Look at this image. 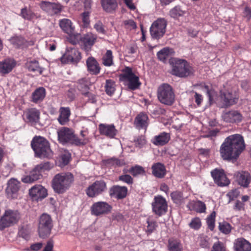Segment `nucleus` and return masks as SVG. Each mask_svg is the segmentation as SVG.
<instances>
[{"label": "nucleus", "mask_w": 251, "mask_h": 251, "mask_svg": "<svg viewBox=\"0 0 251 251\" xmlns=\"http://www.w3.org/2000/svg\"><path fill=\"white\" fill-rule=\"evenodd\" d=\"M113 56L111 50H107L102 57V63L105 66H111L113 65Z\"/></svg>", "instance_id": "nucleus-45"}, {"label": "nucleus", "mask_w": 251, "mask_h": 251, "mask_svg": "<svg viewBox=\"0 0 251 251\" xmlns=\"http://www.w3.org/2000/svg\"><path fill=\"white\" fill-rule=\"evenodd\" d=\"M237 181L240 186L247 188L251 182V176L248 172L242 171L237 176Z\"/></svg>", "instance_id": "nucleus-29"}, {"label": "nucleus", "mask_w": 251, "mask_h": 251, "mask_svg": "<svg viewBox=\"0 0 251 251\" xmlns=\"http://www.w3.org/2000/svg\"><path fill=\"white\" fill-rule=\"evenodd\" d=\"M152 211L157 215L161 216L167 211L168 205L165 198L158 195L154 198L152 203Z\"/></svg>", "instance_id": "nucleus-12"}, {"label": "nucleus", "mask_w": 251, "mask_h": 251, "mask_svg": "<svg viewBox=\"0 0 251 251\" xmlns=\"http://www.w3.org/2000/svg\"><path fill=\"white\" fill-rule=\"evenodd\" d=\"M191 204L193 209L197 212L203 213L206 210L205 204L201 201H194Z\"/></svg>", "instance_id": "nucleus-47"}, {"label": "nucleus", "mask_w": 251, "mask_h": 251, "mask_svg": "<svg viewBox=\"0 0 251 251\" xmlns=\"http://www.w3.org/2000/svg\"><path fill=\"white\" fill-rule=\"evenodd\" d=\"M220 97L225 106L228 107L236 104L238 98L233 95L231 92L227 91H221Z\"/></svg>", "instance_id": "nucleus-22"}, {"label": "nucleus", "mask_w": 251, "mask_h": 251, "mask_svg": "<svg viewBox=\"0 0 251 251\" xmlns=\"http://www.w3.org/2000/svg\"><path fill=\"white\" fill-rule=\"evenodd\" d=\"M119 180L128 184H132L133 183V178L129 175H123L119 176Z\"/></svg>", "instance_id": "nucleus-61"}, {"label": "nucleus", "mask_w": 251, "mask_h": 251, "mask_svg": "<svg viewBox=\"0 0 251 251\" xmlns=\"http://www.w3.org/2000/svg\"><path fill=\"white\" fill-rule=\"evenodd\" d=\"M107 189L106 184L103 180H97L90 185L85 190L90 198H95L101 194Z\"/></svg>", "instance_id": "nucleus-10"}, {"label": "nucleus", "mask_w": 251, "mask_h": 251, "mask_svg": "<svg viewBox=\"0 0 251 251\" xmlns=\"http://www.w3.org/2000/svg\"><path fill=\"white\" fill-rule=\"evenodd\" d=\"M53 227V223L50 216L44 213L39 220L38 231L39 236L42 238L47 237L50 234Z\"/></svg>", "instance_id": "nucleus-7"}, {"label": "nucleus", "mask_w": 251, "mask_h": 251, "mask_svg": "<svg viewBox=\"0 0 251 251\" xmlns=\"http://www.w3.org/2000/svg\"><path fill=\"white\" fill-rule=\"evenodd\" d=\"M20 218V213L18 211L10 209L5 210L0 219V230H3L4 228L16 224Z\"/></svg>", "instance_id": "nucleus-9"}, {"label": "nucleus", "mask_w": 251, "mask_h": 251, "mask_svg": "<svg viewBox=\"0 0 251 251\" xmlns=\"http://www.w3.org/2000/svg\"><path fill=\"white\" fill-rule=\"evenodd\" d=\"M10 43L15 47L19 48L24 43V40L21 37H13L10 39Z\"/></svg>", "instance_id": "nucleus-59"}, {"label": "nucleus", "mask_w": 251, "mask_h": 251, "mask_svg": "<svg viewBox=\"0 0 251 251\" xmlns=\"http://www.w3.org/2000/svg\"><path fill=\"white\" fill-rule=\"evenodd\" d=\"M124 24L127 29L135 30L137 28L136 23L132 20H126L124 22Z\"/></svg>", "instance_id": "nucleus-60"}, {"label": "nucleus", "mask_w": 251, "mask_h": 251, "mask_svg": "<svg viewBox=\"0 0 251 251\" xmlns=\"http://www.w3.org/2000/svg\"><path fill=\"white\" fill-rule=\"evenodd\" d=\"M168 249L169 251H182V247L180 242L175 239L168 240Z\"/></svg>", "instance_id": "nucleus-42"}, {"label": "nucleus", "mask_w": 251, "mask_h": 251, "mask_svg": "<svg viewBox=\"0 0 251 251\" xmlns=\"http://www.w3.org/2000/svg\"><path fill=\"white\" fill-rule=\"evenodd\" d=\"M29 195L37 201H41L47 197V190L42 185H35L29 190Z\"/></svg>", "instance_id": "nucleus-20"}, {"label": "nucleus", "mask_w": 251, "mask_h": 251, "mask_svg": "<svg viewBox=\"0 0 251 251\" xmlns=\"http://www.w3.org/2000/svg\"><path fill=\"white\" fill-rule=\"evenodd\" d=\"M86 66L87 70L90 74L97 75L100 73V67L94 57L90 56L87 59Z\"/></svg>", "instance_id": "nucleus-27"}, {"label": "nucleus", "mask_w": 251, "mask_h": 251, "mask_svg": "<svg viewBox=\"0 0 251 251\" xmlns=\"http://www.w3.org/2000/svg\"><path fill=\"white\" fill-rule=\"evenodd\" d=\"M40 6L41 8L50 15L57 14L60 13L63 6L59 3L42 1Z\"/></svg>", "instance_id": "nucleus-16"}, {"label": "nucleus", "mask_w": 251, "mask_h": 251, "mask_svg": "<svg viewBox=\"0 0 251 251\" xmlns=\"http://www.w3.org/2000/svg\"><path fill=\"white\" fill-rule=\"evenodd\" d=\"M170 14L172 17L176 18L183 15L184 12L181 9L180 7L176 6L171 10Z\"/></svg>", "instance_id": "nucleus-57"}, {"label": "nucleus", "mask_w": 251, "mask_h": 251, "mask_svg": "<svg viewBox=\"0 0 251 251\" xmlns=\"http://www.w3.org/2000/svg\"><path fill=\"white\" fill-rule=\"evenodd\" d=\"M81 59V53L75 48L67 49L65 53L61 59V61L63 63H71L74 64L78 63Z\"/></svg>", "instance_id": "nucleus-13"}, {"label": "nucleus", "mask_w": 251, "mask_h": 251, "mask_svg": "<svg viewBox=\"0 0 251 251\" xmlns=\"http://www.w3.org/2000/svg\"><path fill=\"white\" fill-rule=\"evenodd\" d=\"M40 112L35 108L27 109L24 112V116L26 117L27 121L32 124L37 123L40 119Z\"/></svg>", "instance_id": "nucleus-25"}, {"label": "nucleus", "mask_w": 251, "mask_h": 251, "mask_svg": "<svg viewBox=\"0 0 251 251\" xmlns=\"http://www.w3.org/2000/svg\"><path fill=\"white\" fill-rule=\"evenodd\" d=\"M100 2L103 9L108 13H112L118 7L116 0H101Z\"/></svg>", "instance_id": "nucleus-34"}, {"label": "nucleus", "mask_w": 251, "mask_h": 251, "mask_svg": "<svg viewBox=\"0 0 251 251\" xmlns=\"http://www.w3.org/2000/svg\"><path fill=\"white\" fill-rule=\"evenodd\" d=\"M209 238L205 235H201L198 238L199 245L202 248L208 249L210 247Z\"/></svg>", "instance_id": "nucleus-53"}, {"label": "nucleus", "mask_w": 251, "mask_h": 251, "mask_svg": "<svg viewBox=\"0 0 251 251\" xmlns=\"http://www.w3.org/2000/svg\"><path fill=\"white\" fill-rule=\"evenodd\" d=\"M74 181V175L71 173H60L53 177L51 186L55 193L63 194L69 189Z\"/></svg>", "instance_id": "nucleus-3"}, {"label": "nucleus", "mask_w": 251, "mask_h": 251, "mask_svg": "<svg viewBox=\"0 0 251 251\" xmlns=\"http://www.w3.org/2000/svg\"><path fill=\"white\" fill-rule=\"evenodd\" d=\"M157 97L159 101L167 105H171L175 102V95L173 88L169 84L164 83L159 87Z\"/></svg>", "instance_id": "nucleus-6"}, {"label": "nucleus", "mask_w": 251, "mask_h": 251, "mask_svg": "<svg viewBox=\"0 0 251 251\" xmlns=\"http://www.w3.org/2000/svg\"><path fill=\"white\" fill-rule=\"evenodd\" d=\"M122 74L119 75V79L121 81L126 82L135 74L133 73L132 69L129 67H126L122 70Z\"/></svg>", "instance_id": "nucleus-40"}, {"label": "nucleus", "mask_w": 251, "mask_h": 251, "mask_svg": "<svg viewBox=\"0 0 251 251\" xmlns=\"http://www.w3.org/2000/svg\"><path fill=\"white\" fill-rule=\"evenodd\" d=\"M167 22L164 19H158L150 27V31H163L166 28Z\"/></svg>", "instance_id": "nucleus-37"}, {"label": "nucleus", "mask_w": 251, "mask_h": 251, "mask_svg": "<svg viewBox=\"0 0 251 251\" xmlns=\"http://www.w3.org/2000/svg\"><path fill=\"white\" fill-rule=\"evenodd\" d=\"M127 191V188L126 186L114 185L109 189V194L111 198L121 200L126 197Z\"/></svg>", "instance_id": "nucleus-18"}, {"label": "nucleus", "mask_w": 251, "mask_h": 251, "mask_svg": "<svg viewBox=\"0 0 251 251\" xmlns=\"http://www.w3.org/2000/svg\"><path fill=\"white\" fill-rule=\"evenodd\" d=\"M194 73L193 68L184 59H176L172 66V74L176 76L185 78Z\"/></svg>", "instance_id": "nucleus-5"}, {"label": "nucleus", "mask_w": 251, "mask_h": 251, "mask_svg": "<svg viewBox=\"0 0 251 251\" xmlns=\"http://www.w3.org/2000/svg\"><path fill=\"white\" fill-rule=\"evenodd\" d=\"M174 50L169 47H165L157 52V58L161 62L165 63L168 58L174 55Z\"/></svg>", "instance_id": "nucleus-33"}, {"label": "nucleus", "mask_w": 251, "mask_h": 251, "mask_svg": "<svg viewBox=\"0 0 251 251\" xmlns=\"http://www.w3.org/2000/svg\"><path fill=\"white\" fill-rule=\"evenodd\" d=\"M71 154L67 150H64L59 156V161L63 165H67L71 159Z\"/></svg>", "instance_id": "nucleus-50"}, {"label": "nucleus", "mask_w": 251, "mask_h": 251, "mask_svg": "<svg viewBox=\"0 0 251 251\" xmlns=\"http://www.w3.org/2000/svg\"><path fill=\"white\" fill-rule=\"evenodd\" d=\"M146 223L147 225L145 231L147 234L149 235L156 230L158 225L156 220L151 217H148L147 219Z\"/></svg>", "instance_id": "nucleus-38"}, {"label": "nucleus", "mask_w": 251, "mask_h": 251, "mask_svg": "<svg viewBox=\"0 0 251 251\" xmlns=\"http://www.w3.org/2000/svg\"><path fill=\"white\" fill-rule=\"evenodd\" d=\"M59 25L63 31H73L75 27L70 19H63L59 21Z\"/></svg>", "instance_id": "nucleus-41"}, {"label": "nucleus", "mask_w": 251, "mask_h": 251, "mask_svg": "<svg viewBox=\"0 0 251 251\" xmlns=\"http://www.w3.org/2000/svg\"><path fill=\"white\" fill-rule=\"evenodd\" d=\"M36 167L42 173L46 171L50 170L51 168H53V165L50 162H46L36 165Z\"/></svg>", "instance_id": "nucleus-56"}, {"label": "nucleus", "mask_w": 251, "mask_h": 251, "mask_svg": "<svg viewBox=\"0 0 251 251\" xmlns=\"http://www.w3.org/2000/svg\"><path fill=\"white\" fill-rule=\"evenodd\" d=\"M211 174L214 182L219 186H227L230 183L229 180L223 169H215L211 172Z\"/></svg>", "instance_id": "nucleus-15"}, {"label": "nucleus", "mask_w": 251, "mask_h": 251, "mask_svg": "<svg viewBox=\"0 0 251 251\" xmlns=\"http://www.w3.org/2000/svg\"><path fill=\"white\" fill-rule=\"evenodd\" d=\"M189 226L190 228L195 230L199 229L201 226V223L200 218L199 217H195L192 219L191 222L189 223Z\"/></svg>", "instance_id": "nucleus-55"}, {"label": "nucleus", "mask_w": 251, "mask_h": 251, "mask_svg": "<svg viewBox=\"0 0 251 251\" xmlns=\"http://www.w3.org/2000/svg\"><path fill=\"white\" fill-rule=\"evenodd\" d=\"M67 40L73 45L79 44L85 51H89L94 45L97 38L92 32H87L82 35L77 32H67Z\"/></svg>", "instance_id": "nucleus-2"}, {"label": "nucleus", "mask_w": 251, "mask_h": 251, "mask_svg": "<svg viewBox=\"0 0 251 251\" xmlns=\"http://www.w3.org/2000/svg\"><path fill=\"white\" fill-rule=\"evenodd\" d=\"M20 16L25 20H31L36 17L35 14L29 8L25 7L21 10Z\"/></svg>", "instance_id": "nucleus-43"}, {"label": "nucleus", "mask_w": 251, "mask_h": 251, "mask_svg": "<svg viewBox=\"0 0 251 251\" xmlns=\"http://www.w3.org/2000/svg\"><path fill=\"white\" fill-rule=\"evenodd\" d=\"M245 148L243 136L240 134H235L225 139L220 147V153L224 160H236Z\"/></svg>", "instance_id": "nucleus-1"}, {"label": "nucleus", "mask_w": 251, "mask_h": 251, "mask_svg": "<svg viewBox=\"0 0 251 251\" xmlns=\"http://www.w3.org/2000/svg\"><path fill=\"white\" fill-rule=\"evenodd\" d=\"M210 251H227V248L225 244L218 241L213 244Z\"/></svg>", "instance_id": "nucleus-54"}, {"label": "nucleus", "mask_w": 251, "mask_h": 251, "mask_svg": "<svg viewBox=\"0 0 251 251\" xmlns=\"http://www.w3.org/2000/svg\"><path fill=\"white\" fill-rule=\"evenodd\" d=\"M234 251H251V243L243 237L238 238L233 242Z\"/></svg>", "instance_id": "nucleus-23"}, {"label": "nucleus", "mask_w": 251, "mask_h": 251, "mask_svg": "<svg viewBox=\"0 0 251 251\" xmlns=\"http://www.w3.org/2000/svg\"><path fill=\"white\" fill-rule=\"evenodd\" d=\"M222 120L227 124H238L241 122L243 119L242 114L238 110H226L222 114Z\"/></svg>", "instance_id": "nucleus-11"}, {"label": "nucleus", "mask_w": 251, "mask_h": 251, "mask_svg": "<svg viewBox=\"0 0 251 251\" xmlns=\"http://www.w3.org/2000/svg\"><path fill=\"white\" fill-rule=\"evenodd\" d=\"M83 26L84 27H87L90 22L89 20V12H84L82 15Z\"/></svg>", "instance_id": "nucleus-63"}, {"label": "nucleus", "mask_w": 251, "mask_h": 251, "mask_svg": "<svg viewBox=\"0 0 251 251\" xmlns=\"http://www.w3.org/2000/svg\"><path fill=\"white\" fill-rule=\"evenodd\" d=\"M77 83V88L81 92L82 94H83V92H86L89 89L88 81L86 78H82L78 80Z\"/></svg>", "instance_id": "nucleus-46"}, {"label": "nucleus", "mask_w": 251, "mask_h": 251, "mask_svg": "<svg viewBox=\"0 0 251 251\" xmlns=\"http://www.w3.org/2000/svg\"><path fill=\"white\" fill-rule=\"evenodd\" d=\"M46 95V89L43 87H39L32 93L31 101L35 103L40 102L43 100Z\"/></svg>", "instance_id": "nucleus-32"}, {"label": "nucleus", "mask_w": 251, "mask_h": 251, "mask_svg": "<svg viewBox=\"0 0 251 251\" xmlns=\"http://www.w3.org/2000/svg\"><path fill=\"white\" fill-rule=\"evenodd\" d=\"M240 195V192L238 189H233L227 194V196L229 198L230 201H232L237 198Z\"/></svg>", "instance_id": "nucleus-62"}, {"label": "nucleus", "mask_w": 251, "mask_h": 251, "mask_svg": "<svg viewBox=\"0 0 251 251\" xmlns=\"http://www.w3.org/2000/svg\"><path fill=\"white\" fill-rule=\"evenodd\" d=\"M128 172L133 176H136L138 175H143L145 171L143 167L139 165H135L129 168Z\"/></svg>", "instance_id": "nucleus-49"}, {"label": "nucleus", "mask_w": 251, "mask_h": 251, "mask_svg": "<svg viewBox=\"0 0 251 251\" xmlns=\"http://www.w3.org/2000/svg\"><path fill=\"white\" fill-rule=\"evenodd\" d=\"M26 66L30 72L39 73L41 75L44 71V68L39 64V62L35 59L28 61L26 63Z\"/></svg>", "instance_id": "nucleus-36"}, {"label": "nucleus", "mask_w": 251, "mask_h": 251, "mask_svg": "<svg viewBox=\"0 0 251 251\" xmlns=\"http://www.w3.org/2000/svg\"><path fill=\"white\" fill-rule=\"evenodd\" d=\"M116 82L113 79H106L104 85L106 94L109 96H112L116 91Z\"/></svg>", "instance_id": "nucleus-39"}, {"label": "nucleus", "mask_w": 251, "mask_h": 251, "mask_svg": "<svg viewBox=\"0 0 251 251\" xmlns=\"http://www.w3.org/2000/svg\"><path fill=\"white\" fill-rule=\"evenodd\" d=\"M149 124V119L145 112H140L135 118L134 125L138 129L146 130Z\"/></svg>", "instance_id": "nucleus-21"}, {"label": "nucleus", "mask_w": 251, "mask_h": 251, "mask_svg": "<svg viewBox=\"0 0 251 251\" xmlns=\"http://www.w3.org/2000/svg\"><path fill=\"white\" fill-rule=\"evenodd\" d=\"M170 196L173 201L176 204H181L183 202V193L180 191H174L171 193Z\"/></svg>", "instance_id": "nucleus-48"}, {"label": "nucleus", "mask_w": 251, "mask_h": 251, "mask_svg": "<svg viewBox=\"0 0 251 251\" xmlns=\"http://www.w3.org/2000/svg\"><path fill=\"white\" fill-rule=\"evenodd\" d=\"M102 162L106 167L110 168L121 167L125 165L124 160L119 159L115 157L104 159L102 160Z\"/></svg>", "instance_id": "nucleus-35"}, {"label": "nucleus", "mask_w": 251, "mask_h": 251, "mask_svg": "<svg viewBox=\"0 0 251 251\" xmlns=\"http://www.w3.org/2000/svg\"><path fill=\"white\" fill-rule=\"evenodd\" d=\"M31 147L36 156L40 158H48L52 152L48 141L43 137L35 136L31 142Z\"/></svg>", "instance_id": "nucleus-4"}, {"label": "nucleus", "mask_w": 251, "mask_h": 251, "mask_svg": "<svg viewBox=\"0 0 251 251\" xmlns=\"http://www.w3.org/2000/svg\"><path fill=\"white\" fill-rule=\"evenodd\" d=\"M151 170L152 175L158 178H162L166 175L165 166L160 162L154 163L151 166Z\"/></svg>", "instance_id": "nucleus-28"}, {"label": "nucleus", "mask_w": 251, "mask_h": 251, "mask_svg": "<svg viewBox=\"0 0 251 251\" xmlns=\"http://www.w3.org/2000/svg\"><path fill=\"white\" fill-rule=\"evenodd\" d=\"M58 142L63 145L67 144H78V140L75 137L74 131L68 127H62L57 131Z\"/></svg>", "instance_id": "nucleus-8"}, {"label": "nucleus", "mask_w": 251, "mask_h": 251, "mask_svg": "<svg viewBox=\"0 0 251 251\" xmlns=\"http://www.w3.org/2000/svg\"><path fill=\"white\" fill-rule=\"evenodd\" d=\"M42 177V173L37 168L36 166L30 172L29 176H25L22 178V181L24 183H32L38 179H40Z\"/></svg>", "instance_id": "nucleus-30"}, {"label": "nucleus", "mask_w": 251, "mask_h": 251, "mask_svg": "<svg viewBox=\"0 0 251 251\" xmlns=\"http://www.w3.org/2000/svg\"><path fill=\"white\" fill-rule=\"evenodd\" d=\"M126 82H128L127 84L128 87L132 90L138 89L141 84L139 81V77L135 75L127 80Z\"/></svg>", "instance_id": "nucleus-44"}, {"label": "nucleus", "mask_w": 251, "mask_h": 251, "mask_svg": "<svg viewBox=\"0 0 251 251\" xmlns=\"http://www.w3.org/2000/svg\"><path fill=\"white\" fill-rule=\"evenodd\" d=\"M16 65V61L11 58H6L0 61V73L2 75L9 74Z\"/></svg>", "instance_id": "nucleus-24"}, {"label": "nucleus", "mask_w": 251, "mask_h": 251, "mask_svg": "<svg viewBox=\"0 0 251 251\" xmlns=\"http://www.w3.org/2000/svg\"><path fill=\"white\" fill-rule=\"evenodd\" d=\"M219 229L222 233L225 234H228L231 232L232 226L228 223L224 222L219 223Z\"/></svg>", "instance_id": "nucleus-51"}, {"label": "nucleus", "mask_w": 251, "mask_h": 251, "mask_svg": "<svg viewBox=\"0 0 251 251\" xmlns=\"http://www.w3.org/2000/svg\"><path fill=\"white\" fill-rule=\"evenodd\" d=\"M134 142L136 147L142 148L146 144L147 141L145 136L141 135L136 137Z\"/></svg>", "instance_id": "nucleus-58"}, {"label": "nucleus", "mask_w": 251, "mask_h": 251, "mask_svg": "<svg viewBox=\"0 0 251 251\" xmlns=\"http://www.w3.org/2000/svg\"><path fill=\"white\" fill-rule=\"evenodd\" d=\"M112 207L105 201H98L94 203L91 207V214L98 216L107 214L111 212Z\"/></svg>", "instance_id": "nucleus-14"}, {"label": "nucleus", "mask_w": 251, "mask_h": 251, "mask_svg": "<svg viewBox=\"0 0 251 251\" xmlns=\"http://www.w3.org/2000/svg\"><path fill=\"white\" fill-rule=\"evenodd\" d=\"M216 216V212L213 211L211 214L207 217L206 223L208 227L210 230H213L215 227V218Z\"/></svg>", "instance_id": "nucleus-52"}, {"label": "nucleus", "mask_w": 251, "mask_h": 251, "mask_svg": "<svg viewBox=\"0 0 251 251\" xmlns=\"http://www.w3.org/2000/svg\"><path fill=\"white\" fill-rule=\"evenodd\" d=\"M171 136L169 133L162 132L157 135H155L151 139V143L157 146H163L170 141Z\"/></svg>", "instance_id": "nucleus-26"}, {"label": "nucleus", "mask_w": 251, "mask_h": 251, "mask_svg": "<svg viewBox=\"0 0 251 251\" xmlns=\"http://www.w3.org/2000/svg\"><path fill=\"white\" fill-rule=\"evenodd\" d=\"M59 115L57 120L60 125H64L69 121L71 115L70 109L69 107H61L59 108Z\"/></svg>", "instance_id": "nucleus-31"}, {"label": "nucleus", "mask_w": 251, "mask_h": 251, "mask_svg": "<svg viewBox=\"0 0 251 251\" xmlns=\"http://www.w3.org/2000/svg\"><path fill=\"white\" fill-rule=\"evenodd\" d=\"M99 130L100 135L110 139L114 138L117 133V130L113 124H100Z\"/></svg>", "instance_id": "nucleus-19"}, {"label": "nucleus", "mask_w": 251, "mask_h": 251, "mask_svg": "<svg viewBox=\"0 0 251 251\" xmlns=\"http://www.w3.org/2000/svg\"><path fill=\"white\" fill-rule=\"evenodd\" d=\"M20 187V182L15 178L10 179L7 183L6 193L8 198L16 199Z\"/></svg>", "instance_id": "nucleus-17"}, {"label": "nucleus", "mask_w": 251, "mask_h": 251, "mask_svg": "<svg viewBox=\"0 0 251 251\" xmlns=\"http://www.w3.org/2000/svg\"><path fill=\"white\" fill-rule=\"evenodd\" d=\"M82 95L88 97V101L91 103H95L97 101L96 96L94 94L89 92L88 91L86 92H83Z\"/></svg>", "instance_id": "nucleus-64"}]
</instances>
